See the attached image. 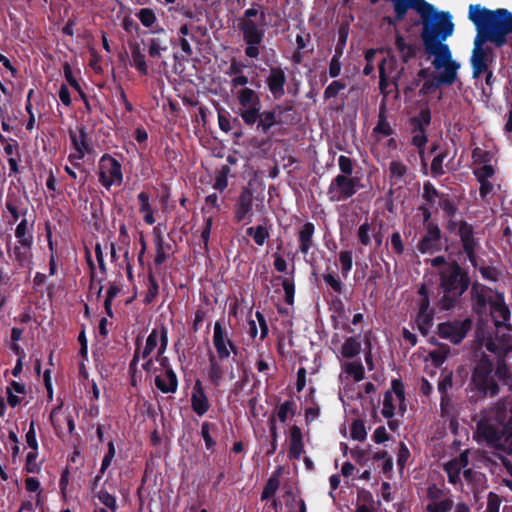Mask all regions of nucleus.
<instances>
[{"label":"nucleus","mask_w":512,"mask_h":512,"mask_svg":"<svg viewBox=\"0 0 512 512\" xmlns=\"http://www.w3.org/2000/svg\"><path fill=\"white\" fill-rule=\"evenodd\" d=\"M420 37L424 51L429 57H434L432 65L436 70H443L434 80L425 81L419 91L420 95L434 92L440 86H451L458 78L460 64L453 60L449 45L444 43L454 33L452 15L447 11H437L431 4L420 14Z\"/></svg>","instance_id":"f257e3e1"},{"label":"nucleus","mask_w":512,"mask_h":512,"mask_svg":"<svg viewBox=\"0 0 512 512\" xmlns=\"http://www.w3.org/2000/svg\"><path fill=\"white\" fill-rule=\"evenodd\" d=\"M468 19L474 24L476 36L470 56L472 78L479 79L495 62V48H502L512 34V12L505 8L488 9L470 4Z\"/></svg>","instance_id":"f03ea898"},{"label":"nucleus","mask_w":512,"mask_h":512,"mask_svg":"<svg viewBox=\"0 0 512 512\" xmlns=\"http://www.w3.org/2000/svg\"><path fill=\"white\" fill-rule=\"evenodd\" d=\"M239 108L236 113L247 127L256 126V130L267 135L275 125L280 124L276 110L281 111V106L276 105L273 110H262L259 94L251 89H240L236 93Z\"/></svg>","instance_id":"7ed1b4c3"},{"label":"nucleus","mask_w":512,"mask_h":512,"mask_svg":"<svg viewBox=\"0 0 512 512\" xmlns=\"http://www.w3.org/2000/svg\"><path fill=\"white\" fill-rule=\"evenodd\" d=\"M471 284L468 270L456 260L450 261L447 267L439 272V289L442 296L437 301V307L443 311L456 308Z\"/></svg>","instance_id":"20e7f679"},{"label":"nucleus","mask_w":512,"mask_h":512,"mask_svg":"<svg viewBox=\"0 0 512 512\" xmlns=\"http://www.w3.org/2000/svg\"><path fill=\"white\" fill-rule=\"evenodd\" d=\"M266 8L253 2L251 7L243 12L238 19L237 28L242 33V39L246 47L245 55L251 59H257L260 55V46L265 38Z\"/></svg>","instance_id":"39448f33"},{"label":"nucleus","mask_w":512,"mask_h":512,"mask_svg":"<svg viewBox=\"0 0 512 512\" xmlns=\"http://www.w3.org/2000/svg\"><path fill=\"white\" fill-rule=\"evenodd\" d=\"M479 435L488 443L495 444L502 438L512 437V398L501 399L492 409L490 420L478 423Z\"/></svg>","instance_id":"423d86ee"},{"label":"nucleus","mask_w":512,"mask_h":512,"mask_svg":"<svg viewBox=\"0 0 512 512\" xmlns=\"http://www.w3.org/2000/svg\"><path fill=\"white\" fill-rule=\"evenodd\" d=\"M494 366L487 355H483L475 364L469 386L479 398L495 397L500 387L493 375Z\"/></svg>","instance_id":"0eeeda50"},{"label":"nucleus","mask_w":512,"mask_h":512,"mask_svg":"<svg viewBox=\"0 0 512 512\" xmlns=\"http://www.w3.org/2000/svg\"><path fill=\"white\" fill-rule=\"evenodd\" d=\"M98 181L107 190L123 183L122 164L112 155L103 154L98 162Z\"/></svg>","instance_id":"6e6552de"},{"label":"nucleus","mask_w":512,"mask_h":512,"mask_svg":"<svg viewBox=\"0 0 512 512\" xmlns=\"http://www.w3.org/2000/svg\"><path fill=\"white\" fill-rule=\"evenodd\" d=\"M358 177H347L338 174L334 177L328 187L327 195L331 202H341L352 198L362 188Z\"/></svg>","instance_id":"1a4fd4ad"},{"label":"nucleus","mask_w":512,"mask_h":512,"mask_svg":"<svg viewBox=\"0 0 512 512\" xmlns=\"http://www.w3.org/2000/svg\"><path fill=\"white\" fill-rule=\"evenodd\" d=\"M345 3H348L350 0H344ZM391 2L393 8V16H384L383 22L388 24L389 26H393L394 28L402 22L409 10H414L418 14L427 9L431 5V3L426 0H389Z\"/></svg>","instance_id":"9d476101"},{"label":"nucleus","mask_w":512,"mask_h":512,"mask_svg":"<svg viewBox=\"0 0 512 512\" xmlns=\"http://www.w3.org/2000/svg\"><path fill=\"white\" fill-rule=\"evenodd\" d=\"M472 326L473 321L469 317L463 320L455 319L438 324L437 333L440 338L458 345L465 339Z\"/></svg>","instance_id":"9b49d317"},{"label":"nucleus","mask_w":512,"mask_h":512,"mask_svg":"<svg viewBox=\"0 0 512 512\" xmlns=\"http://www.w3.org/2000/svg\"><path fill=\"white\" fill-rule=\"evenodd\" d=\"M168 342L167 327L164 324L154 327L146 339L144 348H140L142 359H147L155 349H157L158 356L163 355L168 347Z\"/></svg>","instance_id":"f8f14e48"},{"label":"nucleus","mask_w":512,"mask_h":512,"mask_svg":"<svg viewBox=\"0 0 512 512\" xmlns=\"http://www.w3.org/2000/svg\"><path fill=\"white\" fill-rule=\"evenodd\" d=\"M492 292V288L481 284L478 281L471 284L470 297L473 313L479 317L487 314L488 306L491 308V303L494 302V299L491 296Z\"/></svg>","instance_id":"ddd939ff"},{"label":"nucleus","mask_w":512,"mask_h":512,"mask_svg":"<svg viewBox=\"0 0 512 512\" xmlns=\"http://www.w3.org/2000/svg\"><path fill=\"white\" fill-rule=\"evenodd\" d=\"M421 254H435L442 250V231L438 224H429L417 244Z\"/></svg>","instance_id":"4468645a"},{"label":"nucleus","mask_w":512,"mask_h":512,"mask_svg":"<svg viewBox=\"0 0 512 512\" xmlns=\"http://www.w3.org/2000/svg\"><path fill=\"white\" fill-rule=\"evenodd\" d=\"M156 361L159 362L163 370V373H165L166 378H168V384L166 385L165 383H163L162 378L155 377L156 388L164 394L176 393L178 390L179 381L177 374L175 373L169 362V359L165 357L164 354L161 356H158V354H156Z\"/></svg>","instance_id":"2eb2a0df"},{"label":"nucleus","mask_w":512,"mask_h":512,"mask_svg":"<svg viewBox=\"0 0 512 512\" xmlns=\"http://www.w3.org/2000/svg\"><path fill=\"white\" fill-rule=\"evenodd\" d=\"M253 192L244 188L235 204L234 221L236 223H249L253 216Z\"/></svg>","instance_id":"dca6fc26"},{"label":"nucleus","mask_w":512,"mask_h":512,"mask_svg":"<svg viewBox=\"0 0 512 512\" xmlns=\"http://www.w3.org/2000/svg\"><path fill=\"white\" fill-rule=\"evenodd\" d=\"M265 83L274 100H279L285 95L287 77L280 66L270 67Z\"/></svg>","instance_id":"f3484780"},{"label":"nucleus","mask_w":512,"mask_h":512,"mask_svg":"<svg viewBox=\"0 0 512 512\" xmlns=\"http://www.w3.org/2000/svg\"><path fill=\"white\" fill-rule=\"evenodd\" d=\"M457 235L460 239L461 250L458 251L457 255L460 256L463 253L478 250L480 248V242L475 237V231L473 226L465 220L459 222Z\"/></svg>","instance_id":"a211bd4d"},{"label":"nucleus","mask_w":512,"mask_h":512,"mask_svg":"<svg viewBox=\"0 0 512 512\" xmlns=\"http://www.w3.org/2000/svg\"><path fill=\"white\" fill-rule=\"evenodd\" d=\"M190 401L192 411L199 417L204 416L211 407L203 383L200 379H197L192 387Z\"/></svg>","instance_id":"6ab92c4d"},{"label":"nucleus","mask_w":512,"mask_h":512,"mask_svg":"<svg viewBox=\"0 0 512 512\" xmlns=\"http://www.w3.org/2000/svg\"><path fill=\"white\" fill-rule=\"evenodd\" d=\"M490 314L497 327L501 325L506 326L510 321V309L505 304L504 294L502 292L495 291V299L494 302L491 303Z\"/></svg>","instance_id":"aec40b11"},{"label":"nucleus","mask_w":512,"mask_h":512,"mask_svg":"<svg viewBox=\"0 0 512 512\" xmlns=\"http://www.w3.org/2000/svg\"><path fill=\"white\" fill-rule=\"evenodd\" d=\"M231 338L228 336L227 331L222 328L219 321L214 324L213 331V345L219 360H226L230 357V350L228 344Z\"/></svg>","instance_id":"412c9836"},{"label":"nucleus","mask_w":512,"mask_h":512,"mask_svg":"<svg viewBox=\"0 0 512 512\" xmlns=\"http://www.w3.org/2000/svg\"><path fill=\"white\" fill-rule=\"evenodd\" d=\"M34 224L35 217L31 221H29L27 218L20 220L14 232L18 244L26 247H32L34 243Z\"/></svg>","instance_id":"4be33fe9"},{"label":"nucleus","mask_w":512,"mask_h":512,"mask_svg":"<svg viewBox=\"0 0 512 512\" xmlns=\"http://www.w3.org/2000/svg\"><path fill=\"white\" fill-rule=\"evenodd\" d=\"M78 133L70 130L69 137L75 151L82 155L89 154L92 151V145L88 139L87 129L84 125L77 127Z\"/></svg>","instance_id":"5701e85b"},{"label":"nucleus","mask_w":512,"mask_h":512,"mask_svg":"<svg viewBox=\"0 0 512 512\" xmlns=\"http://www.w3.org/2000/svg\"><path fill=\"white\" fill-rule=\"evenodd\" d=\"M304 451L302 431L297 425H293L290 428L288 457L299 460Z\"/></svg>","instance_id":"b1692460"},{"label":"nucleus","mask_w":512,"mask_h":512,"mask_svg":"<svg viewBox=\"0 0 512 512\" xmlns=\"http://www.w3.org/2000/svg\"><path fill=\"white\" fill-rule=\"evenodd\" d=\"M315 233V225L312 222L303 224L298 232L299 251L303 255H307L314 246L313 236Z\"/></svg>","instance_id":"393cba45"},{"label":"nucleus","mask_w":512,"mask_h":512,"mask_svg":"<svg viewBox=\"0 0 512 512\" xmlns=\"http://www.w3.org/2000/svg\"><path fill=\"white\" fill-rule=\"evenodd\" d=\"M486 348L492 353L506 357L509 353L512 352V335L508 333L503 334L500 338L497 339V342L488 340L486 343Z\"/></svg>","instance_id":"a878e982"},{"label":"nucleus","mask_w":512,"mask_h":512,"mask_svg":"<svg viewBox=\"0 0 512 512\" xmlns=\"http://www.w3.org/2000/svg\"><path fill=\"white\" fill-rule=\"evenodd\" d=\"M453 386V375L452 372L442 374L438 381V391L440 393V408L442 412H445L450 405L451 398L448 394V390Z\"/></svg>","instance_id":"bb28decb"},{"label":"nucleus","mask_w":512,"mask_h":512,"mask_svg":"<svg viewBox=\"0 0 512 512\" xmlns=\"http://www.w3.org/2000/svg\"><path fill=\"white\" fill-rule=\"evenodd\" d=\"M209 367H208V378L210 382L218 387L224 380L225 370L219 362L220 360L212 352L208 354Z\"/></svg>","instance_id":"cd10ccee"},{"label":"nucleus","mask_w":512,"mask_h":512,"mask_svg":"<svg viewBox=\"0 0 512 512\" xmlns=\"http://www.w3.org/2000/svg\"><path fill=\"white\" fill-rule=\"evenodd\" d=\"M431 118L430 108L428 106L422 108L417 115L410 118L411 132H427Z\"/></svg>","instance_id":"c85d7f7f"},{"label":"nucleus","mask_w":512,"mask_h":512,"mask_svg":"<svg viewBox=\"0 0 512 512\" xmlns=\"http://www.w3.org/2000/svg\"><path fill=\"white\" fill-rule=\"evenodd\" d=\"M395 46L404 63H408L411 59L416 57L417 47L413 44L406 43L405 38L399 32L396 33Z\"/></svg>","instance_id":"c756f323"},{"label":"nucleus","mask_w":512,"mask_h":512,"mask_svg":"<svg viewBox=\"0 0 512 512\" xmlns=\"http://www.w3.org/2000/svg\"><path fill=\"white\" fill-rule=\"evenodd\" d=\"M21 196L16 193H8L5 201V208L11 216L10 224L16 223L20 219Z\"/></svg>","instance_id":"7c9ffc66"},{"label":"nucleus","mask_w":512,"mask_h":512,"mask_svg":"<svg viewBox=\"0 0 512 512\" xmlns=\"http://www.w3.org/2000/svg\"><path fill=\"white\" fill-rule=\"evenodd\" d=\"M130 49L134 67L142 76H146L148 74V65L146 63L145 55L142 53L139 44H132Z\"/></svg>","instance_id":"2f4dec72"},{"label":"nucleus","mask_w":512,"mask_h":512,"mask_svg":"<svg viewBox=\"0 0 512 512\" xmlns=\"http://www.w3.org/2000/svg\"><path fill=\"white\" fill-rule=\"evenodd\" d=\"M322 279L324 280L326 285L328 287H330L331 290L336 295H342L345 293V291H346L345 284L340 279V277L337 274H335L334 272L323 273Z\"/></svg>","instance_id":"473e14b6"},{"label":"nucleus","mask_w":512,"mask_h":512,"mask_svg":"<svg viewBox=\"0 0 512 512\" xmlns=\"http://www.w3.org/2000/svg\"><path fill=\"white\" fill-rule=\"evenodd\" d=\"M32 247L22 246L21 244H16L13 249V256L15 262L20 267H25L31 262L32 258Z\"/></svg>","instance_id":"72a5a7b5"},{"label":"nucleus","mask_w":512,"mask_h":512,"mask_svg":"<svg viewBox=\"0 0 512 512\" xmlns=\"http://www.w3.org/2000/svg\"><path fill=\"white\" fill-rule=\"evenodd\" d=\"M361 351V343L356 337H348L341 348V354L344 358H354Z\"/></svg>","instance_id":"f704fd0d"},{"label":"nucleus","mask_w":512,"mask_h":512,"mask_svg":"<svg viewBox=\"0 0 512 512\" xmlns=\"http://www.w3.org/2000/svg\"><path fill=\"white\" fill-rule=\"evenodd\" d=\"M412 134L411 144L418 148L422 166L424 169H426L427 163L424 156V147L428 142L427 132H412Z\"/></svg>","instance_id":"c9c22d12"},{"label":"nucleus","mask_w":512,"mask_h":512,"mask_svg":"<svg viewBox=\"0 0 512 512\" xmlns=\"http://www.w3.org/2000/svg\"><path fill=\"white\" fill-rule=\"evenodd\" d=\"M246 234L253 238L254 242L258 246L264 245L266 240L269 238L270 234L268 229L263 225H258L255 227H249L246 229Z\"/></svg>","instance_id":"e433bc0d"},{"label":"nucleus","mask_w":512,"mask_h":512,"mask_svg":"<svg viewBox=\"0 0 512 512\" xmlns=\"http://www.w3.org/2000/svg\"><path fill=\"white\" fill-rule=\"evenodd\" d=\"M434 312H418L416 316V324L418 330L423 336H427L429 329L433 324Z\"/></svg>","instance_id":"4c0bfd02"},{"label":"nucleus","mask_w":512,"mask_h":512,"mask_svg":"<svg viewBox=\"0 0 512 512\" xmlns=\"http://www.w3.org/2000/svg\"><path fill=\"white\" fill-rule=\"evenodd\" d=\"M148 281V289L143 300L146 305L152 304L159 293V284L152 271H149L148 273Z\"/></svg>","instance_id":"58836bf2"},{"label":"nucleus","mask_w":512,"mask_h":512,"mask_svg":"<svg viewBox=\"0 0 512 512\" xmlns=\"http://www.w3.org/2000/svg\"><path fill=\"white\" fill-rule=\"evenodd\" d=\"M494 378L502 381L503 384H508V382L512 378V371L510 367L507 365L504 359H501L497 362L495 370H493Z\"/></svg>","instance_id":"ea45409f"},{"label":"nucleus","mask_w":512,"mask_h":512,"mask_svg":"<svg viewBox=\"0 0 512 512\" xmlns=\"http://www.w3.org/2000/svg\"><path fill=\"white\" fill-rule=\"evenodd\" d=\"M297 405L293 400H286L283 402L277 411V417L281 423L287 421L288 416L293 417L296 414Z\"/></svg>","instance_id":"a19ab883"},{"label":"nucleus","mask_w":512,"mask_h":512,"mask_svg":"<svg viewBox=\"0 0 512 512\" xmlns=\"http://www.w3.org/2000/svg\"><path fill=\"white\" fill-rule=\"evenodd\" d=\"M438 206L450 218H453L457 213V206L449 194L444 193L440 196V199L438 200Z\"/></svg>","instance_id":"79ce46f5"},{"label":"nucleus","mask_w":512,"mask_h":512,"mask_svg":"<svg viewBox=\"0 0 512 512\" xmlns=\"http://www.w3.org/2000/svg\"><path fill=\"white\" fill-rule=\"evenodd\" d=\"M447 156L448 152L447 150H445L443 152H440L433 158L430 166V173L432 177L437 178L445 173L443 169V162Z\"/></svg>","instance_id":"37998d69"},{"label":"nucleus","mask_w":512,"mask_h":512,"mask_svg":"<svg viewBox=\"0 0 512 512\" xmlns=\"http://www.w3.org/2000/svg\"><path fill=\"white\" fill-rule=\"evenodd\" d=\"M373 133L382 134L383 136H391L394 133L390 123L386 119L383 110H380L379 112L378 121L376 126L373 128Z\"/></svg>","instance_id":"c03bdc74"},{"label":"nucleus","mask_w":512,"mask_h":512,"mask_svg":"<svg viewBox=\"0 0 512 512\" xmlns=\"http://www.w3.org/2000/svg\"><path fill=\"white\" fill-rule=\"evenodd\" d=\"M279 486V478L275 475L271 476L264 485L263 491L261 493V500L264 501L273 497L276 491L279 489Z\"/></svg>","instance_id":"a18cd8bd"},{"label":"nucleus","mask_w":512,"mask_h":512,"mask_svg":"<svg viewBox=\"0 0 512 512\" xmlns=\"http://www.w3.org/2000/svg\"><path fill=\"white\" fill-rule=\"evenodd\" d=\"M339 261L341 264V275L345 279L353 267V254L351 250L341 251L339 253Z\"/></svg>","instance_id":"49530a36"},{"label":"nucleus","mask_w":512,"mask_h":512,"mask_svg":"<svg viewBox=\"0 0 512 512\" xmlns=\"http://www.w3.org/2000/svg\"><path fill=\"white\" fill-rule=\"evenodd\" d=\"M96 497L102 505H104L111 512H115L118 508L116 497L110 494L107 490L101 489L97 492Z\"/></svg>","instance_id":"de8ad7c7"},{"label":"nucleus","mask_w":512,"mask_h":512,"mask_svg":"<svg viewBox=\"0 0 512 512\" xmlns=\"http://www.w3.org/2000/svg\"><path fill=\"white\" fill-rule=\"evenodd\" d=\"M344 371L359 382L365 377V370L361 362H347Z\"/></svg>","instance_id":"09e8293b"},{"label":"nucleus","mask_w":512,"mask_h":512,"mask_svg":"<svg viewBox=\"0 0 512 512\" xmlns=\"http://www.w3.org/2000/svg\"><path fill=\"white\" fill-rule=\"evenodd\" d=\"M141 345H142V337L138 336L135 340V351H134L132 360L129 363V368H128L130 377H132V378H134V375H136V373L138 372V363H139L140 359H142L141 353H140Z\"/></svg>","instance_id":"8fccbe9b"},{"label":"nucleus","mask_w":512,"mask_h":512,"mask_svg":"<svg viewBox=\"0 0 512 512\" xmlns=\"http://www.w3.org/2000/svg\"><path fill=\"white\" fill-rule=\"evenodd\" d=\"M381 414L386 419H391L395 415V406L393 403L392 391L387 390L383 396V408Z\"/></svg>","instance_id":"3c124183"},{"label":"nucleus","mask_w":512,"mask_h":512,"mask_svg":"<svg viewBox=\"0 0 512 512\" xmlns=\"http://www.w3.org/2000/svg\"><path fill=\"white\" fill-rule=\"evenodd\" d=\"M408 172V168L401 161L393 160L389 165L390 177L395 180H403Z\"/></svg>","instance_id":"603ef678"},{"label":"nucleus","mask_w":512,"mask_h":512,"mask_svg":"<svg viewBox=\"0 0 512 512\" xmlns=\"http://www.w3.org/2000/svg\"><path fill=\"white\" fill-rule=\"evenodd\" d=\"M461 468L456 463L448 461L444 464V471L447 473L449 483L456 485L461 482Z\"/></svg>","instance_id":"864d4df0"},{"label":"nucleus","mask_w":512,"mask_h":512,"mask_svg":"<svg viewBox=\"0 0 512 512\" xmlns=\"http://www.w3.org/2000/svg\"><path fill=\"white\" fill-rule=\"evenodd\" d=\"M454 506V502L450 498H446L439 502H430L426 510L427 512H450Z\"/></svg>","instance_id":"5fc2aeb1"},{"label":"nucleus","mask_w":512,"mask_h":512,"mask_svg":"<svg viewBox=\"0 0 512 512\" xmlns=\"http://www.w3.org/2000/svg\"><path fill=\"white\" fill-rule=\"evenodd\" d=\"M350 432L352 439L357 441H364L367 437L365 425L361 419H356L352 422Z\"/></svg>","instance_id":"6e6d98bb"},{"label":"nucleus","mask_w":512,"mask_h":512,"mask_svg":"<svg viewBox=\"0 0 512 512\" xmlns=\"http://www.w3.org/2000/svg\"><path fill=\"white\" fill-rule=\"evenodd\" d=\"M443 193H440L435 186L430 182L427 181L423 185V199L430 205H433L435 203V199H440V196Z\"/></svg>","instance_id":"4d7b16f0"},{"label":"nucleus","mask_w":512,"mask_h":512,"mask_svg":"<svg viewBox=\"0 0 512 512\" xmlns=\"http://www.w3.org/2000/svg\"><path fill=\"white\" fill-rule=\"evenodd\" d=\"M346 88V83L340 80H334L324 90L323 97L325 100L337 97L340 91Z\"/></svg>","instance_id":"13d9d810"},{"label":"nucleus","mask_w":512,"mask_h":512,"mask_svg":"<svg viewBox=\"0 0 512 512\" xmlns=\"http://www.w3.org/2000/svg\"><path fill=\"white\" fill-rule=\"evenodd\" d=\"M418 295L420 296L418 312H434L430 307L429 292L424 284H422L418 289Z\"/></svg>","instance_id":"bf43d9fd"},{"label":"nucleus","mask_w":512,"mask_h":512,"mask_svg":"<svg viewBox=\"0 0 512 512\" xmlns=\"http://www.w3.org/2000/svg\"><path fill=\"white\" fill-rule=\"evenodd\" d=\"M167 45L163 44L160 38H151L148 47L149 56L152 58L160 57L162 52L167 51Z\"/></svg>","instance_id":"052dcab7"},{"label":"nucleus","mask_w":512,"mask_h":512,"mask_svg":"<svg viewBox=\"0 0 512 512\" xmlns=\"http://www.w3.org/2000/svg\"><path fill=\"white\" fill-rule=\"evenodd\" d=\"M115 453H116L115 445H114V442L111 440L107 443V452L105 453V455L102 459V463H101V467H100V474H104L106 472V470L109 468V466L111 465V463L115 457Z\"/></svg>","instance_id":"680f3d73"},{"label":"nucleus","mask_w":512,"mask_h":512,"mask_svg":"<svg viewBox=\"0 0 512 512\" xmlns=\"http://www.w3.org/2000/svg\"><path fill=\"white\" fill-rule=\"evenodd\" d=\"M141 24L144 27L150 28L156 22V15L150 8H142L137 14Z\"/></svg>","instance_id":"e2e57ef3"},{"label":"nucleus","mask_w":512,"mask_h":512,"mask_svg":"<svg viewBox=\"0 0 512 512\" xmlns=\"http://www.w3.org/2000/svg\"><path fill=\"white\" fill-rule=\"evenodd\" d=\"M473 174L477 181H485L494 176L495 170L490 163H487L479 168L474 169Z\"/></svg>","instance_id":"0e129e2a"},{"label":"nucleus","mask_w":512,"mask_h":512,"mask_svg":"<svg viewBox=\"0 0 512 512\" xmlns=\"http://www.w3.org/2000/svg\"><path fill=\"white\" fill-rule=\"evenodd\" d=\"M370 230L371 224L368 222V220L362 223L358 228L357 237L363 246H368L371 244Z\"/></svg>","instance_id":"69168bd1"},{"label":"nucleus","mask_w":512,"mask_h":512,"mask_svg":"<svg viewBox=\"0 0 512 512\" xmlns=\"http://www.w3.org/2000/svg\"><path fill=\"white\" fill-rule=\"evenodd\" d=\"M479 273L481 274L482 278L491 282H497L499 280V277L501 273L499 270L494 266H485L481 265L479 267Z\"/></svg>","instance_id":"338daca9"},{"label":"nucleus","mask_w":512,"mask_h":512,"mask_svg":"<svg viewBox=\"0 0 512 512\" xmlns=\"http://www.w3.org/2000/svg\"><path fill=\"white\" fill-rule=\"evenodd\" d=\"M501 498L495 492H489L487 495V505L484 512H499Z\"/></svg>","instance_id":"774afa93"}]
</instances>
